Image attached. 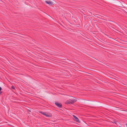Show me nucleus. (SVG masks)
Segmentation results:
<instances>
[{
  "mask_svg": "<svg viewBox=\"0 0 127 127\" xmlns=\"http://www.w3.org/2000/svg\"><path fill=\"white\" fill-rule=\"evenodd\" d=\"M77 101L76 99H73L72 100L71 99H69L67 100L65 102L66 104H73Z\"/></svg>",
  "mask_w": 127,
  "mask_h": 127,
  "instance_id": "1",
  "label": "nucleus"
},
{
  "mask_svg": "<svg viewBox=\"0 0 127 127\" xmlns=\"http://www.w3.org/2000/svg\"><path fill=\"white\" fill-rule=\"evenodd\" d=\"M73 116L74 119V120L75 121H76V122L78 123H80V122L79 120V119L76 116L74 115H73Z\"/></svg>",
  "mask_w": 127,
  "mask_h": 127,
  "instance_id": "2",
  "label": "nucleus"
},
{
  "mask_svg": "<svg viewBox=\"0 0 127 127\" xmlns=\"http://www.w3.org/2000/svg\"><path fill=\"white\" fill-rule=\"evenodd\" d=\"M55 104L58 107L62 108V104L61 103H59L57 102H55Z\"/></svg>",
  "mask_w": 127,
  "mask_h": 127,
  "instance_id": "3",
  "label": "nucleus"
},
{
  "mask_svg": "<svg viewBox=\"0 0 127 127\" xmlns=\"http://www.w3.org/2000/svg\"><path fill=\"white\" fill-rule=\"evenodd\" d=\"M45 3H46L47 4H48L49 5H53V3L51 2V1L49 0V1H45Z\"/></svg>",
  "mask_w": 127,
  "mask_h": 127,
  "instance_id": "4",
  "label": "nucleus"
},
{
  "mask_svg": "<svg viewBox=\"0 0 127 127\" xmlns=\"http://www.w3.org/2000/svg\"><path fill=\"white\" fill-rule=\"evenodd\" d=\"M45 116H46L47 117H51L52 116V114L49 113H45Z\"/></svg>",
  "mask_w": 127,
  "mask_h": 127,
  "instance_id": "5",
  "label": "nucleus"
},
{
  "mask_svg": "<svg viewBox=\"0 0 127 127\" xmlns=\"http://www.w3.org/2000/svg\"><path fill=\"white\" fill-rule=\"evenodd\" d=\"M40 113L44 115H45V113L43 112H40Z\"/></svg>",
  "mask_w": 127,
  "mask_h": 127,
  "instance_id": "6",
  "label": "nucleus"
},
{
  "mask_svg": "<svg viewBox=\"0 0 127 127\" xmlns=\"http://www.w3.org/2000/svg\"><path fill=\"white\" fill-rule=\"evenodd\" d=\"M11 88L13 89H15V88L13 86H12Z\"/></svg>",
  "mask_w": 127,
  "mask_h": 127,
  "instance_id": "7",
  "label": "nucleus"
},
{
  "mask_svg": "<svg viewBox=\"0 0 127 127\" xmlns=\"http://www.w3.org/2000/svg\"><path fill=\"white\" fill-rule=\"evenodd\" d=\"M117 121H115L114 122V123L116 124H117Z\"/></svg>",
  "mask_w": 127,
  "mask_h": 127,
  "instance_id": "8",
  "label": "nucleus"
},
{
  "mask_svg": "<svg viewBox=\"0 0 127 127\" xmlns=\"http://www.w3.org/2000/svg\"><path fill=\"white\" fill-rule=\"evenodd\" d=\"M2 90V88L1 87H0V91Z\"/></svg>",
  "mask_w": 127,
  "mask_h": 127,
  "instance_id": "9",
  "label": "nucleus"
},
{
  "mask_svg": "<svg viewBox=\"0 0 127 127\" xmlns=\"http://www.w3.org/2000/svg\"><path fill=\"white\" fill-rule=\"evenodd\" d=\"M126 126H127V124H126Z\"/></svg>",
  "mask_w": 127,
  "mask_h": 127,
  "instance_id": "10",
  "label": "nucleus"
},
{
  "mask_svg": "<svg viewBox=\"0 0 127 127\" xmlns=\"http://www.w3.org/2000/svg\"><path fill=\"white\" fill-rule=\"evenodd\" d=\"M121 127L120 126V127Z\"/></svg>",
  "mask_w": 127,
  "mask_h": 127,
  "instance_id": "11",
  "label": "nucleus"
}]
</instances>
